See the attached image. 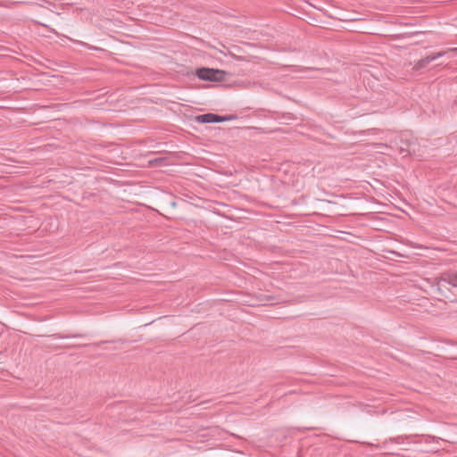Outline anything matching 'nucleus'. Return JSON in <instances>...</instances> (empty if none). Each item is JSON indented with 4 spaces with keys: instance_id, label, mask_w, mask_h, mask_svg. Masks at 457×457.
Returning a JSON list of instances; mask_svg holds the SVG:
<instances>
[{
    "instance_id": "nucleus-2",
    "label": "nucleus",
    "mask_w": 457,
    "mask_h": 457,
    "mask_svg": "<svg viewBox=\"0 0 457 457\" xmlns=\"http://www.w3.org/2000/svg\"><path fill=\"white\" fill-rule=\"evenodd\" d=\"M195 74L202 80L221 82L225 80L227 72L219 69L203 67L197 69Z\"/></svg>"
},
{
    "instance_id": "nucleus-4",
    "label": "nucleus",
    "mask_w": 457,
    "mask_h": 457,
    "mask_svg": "<svg viewBox=\"0 0 457 457\" xmlns=\"http://www.w3.org/2000/svg\"><path fill=\"white\" fill-rule=\"evenodd\" d=\"M445 52L436 53L430 55L426 56L425 58L420 59L414 66L415 69H422L425 68L428 63L432 61L436 60L437 58L443 56Z\"/></svg>"
},
{
    "instance_id": "nucleus-11",
    "label": "nucleus",
    "mask_w": 457,
    "mask_h": 457,
    "mask_svg": "<svg viewBox=\"0 0 457 457\" xmlns=\"http://www.w3.org/2000/svg\"><path fill=\"white\" fill-rule=\"evenodd\" d=\"M106 343V341H101L100 343L96 344V345H99L100 344Z\"/></svg>"
},
{
    "instance_id": "nucleus-12",
    "label": "nucleus",
    "mask_w": 457,
    "mask_h": 457,
    "mask_svg": "<svg viewBox=\"0 0 457 457\" xmlns=\"http://www.w3.org/2000/svg\"><path fill=\"white\" fill-rule=\"evenodd\" d=\"M452 303H457V299H452L450 300Z\"/></svg>"
},
{
    "instance_id": "nucleus-7",
    "label": "nucleus",
    "mask_w": 457,
    "mask_h": 457,
    "mask_svg": "<svg viewBox=\"0 0 457 457\" xmlns=\"http://www.w3.org/2000/svg\"><path fill=\"white\" fill-rule=\"evenodd\" d=\"M408 146H409V148H407V149H404L403 147H401V152H406L407 154H411V144L409 143Z\"/></svg>"
},
{
    "instance_id": "nucleus-6",
    "label": "nucleus",
    "mask_w": 457,
    "mask_h": 457,
    "mask_svg": "<svg viewBox=\"0 0 457 457\" xmlns=\"http://www.w3.org/2000/svg\"><path fill=\"white\" fill-rule=\"evenodd\" d=\"M362 444L367 445L371 447H374L376 449H381V445L379 444H370V443H362Z\"/></svg>"
},
{
    "instance_id": "nucleus-1",
    "label": "nucleus",
    "mask_w": 457,
    "mask_h": 457,
    "mask_svg": "<svg viewBox=\"0 0 457 457\" xmlns=\"http://www.w3.org/2000/svg\"><path fill=\"white\" fill-rule=\"evenodd\" d=\"M435 285L441 295L448 298L451 293L447 286L457 287V270H448L435 278Z\"/></svg>"
},
{
    "instance_id": "nucleus-3",
    "label": "nucleus",
    "mask_w": 457,
    "mask_h": 457,
    "mask_svg": "<svg viewBox=\"0 0 457 457\" xmlns=\"http://www.w3.org/2000/svg\"><path fill=\"white\" fill-rule=\"evenodd\" d=\"M232 120L231 116H220L214 113H204L195 117V121L199 123H219Z\"/></svg>"
},
{
    "instance_id": "nucleus-8",
    "label": "nucleus",
    "mask_w": 457,
    "mask_h": 457,
    "mask_svg": "<svg viewBox=\"0 0 457 457\" xmlns=\"http://www.w3.org/2000/svg\"><path fill=\"white\" fill-rule=\"evenodd\" d=\"M273 299H274V297L272 295H263L262 298H261V300H266V301H271Z\"/></svg>"
},
{
    "instance_id": "nucleus-10",
    "label": "nucleus",
    "mask_w": 457,
    "mask_h": 457,
    "mask_svg": "<svg viewBox=\"0 0 457 457\" xmlns=\"http://www.w3.org/2000/svg\"><path fill=\"white\" fill-rule=\"evenodd\" d=\"M232 56H233L235 59H237V60H243V59H244V57H242V56H237V55H235V54H232Z\"/></svg>"
},
{
    "instance_id": "nucleus-5",
    "label": "nucleus",
    "mask_w": 457,
    "mask_h": 457,
    "mask_svg": "<svg viewBox=\"0 0 457 457\" xmlns=\"http://www.w3.org/2000/svg\"><path fill=\"white\" fill-rule=\"evenodd\" d=\"M165 159L163 158H155L149 161V165L151 167H158L161 166L164 162Z\"/></svg>"
},
{
    "instance_id": "nucleus-9",
    "label": "nucleus",
    "mask_w": 457,
    "mask_h": 457,
    "mask_svg": "<svg viewBox=\"0 0 457 457\" xmlns=\"http://www.w3.org/2000/svg\"><path fill=\"white\" fill-rule=\"evenodd\" d=\"M58 338H68L70 336H61V335H55Z\"/></svg>"
}]
</instances>
